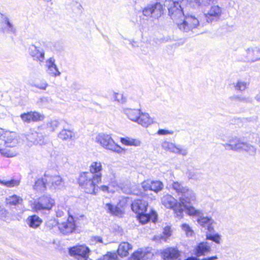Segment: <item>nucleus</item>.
<instances>
[{
  "label": "nucleus",
  "instance_id": "1",
  "mask_svg": "<svg viewBox=\"0 0 260 260\" xmlns=\"http://www.w3.org/2000/svg\"><path fill=\"white\" fill-rule=\"evenodd\" d=\"M101 182L100 175H93L92 173H81L78 179L79 185L85 192L96 194L99 187L98 184Z\"/></svg>",
  "mask_w": 260,
  "mask_h": 260
},
{
  "label": "nucleus",
  "instance_id": "2",
  "mask_svg": "<svg viewBox=\"0 0 260 260\" xmlns=\"http://www.w3.org/2000/svg\"><path fill=\"white\" fill-rule=\"evenodd\" d=\"M187 214L196 216L197 221L200 226L206 231V232H214L215 220L210 216H204L202 210L195 209L193 207L187 208Z\"/></svg>",
  "mask_w": 260,
  "mask_h": 260
},
{
  "label": "nucleus",
  "instance_id": "3",
  "mask_svg": "<svg viewBox=\"0 0 260 260\" xmlns=\"http://www.w3.org/2000/svg\"><path fill=\"white\" fill-rule=\"evenodd\" d=\"M223 145L225 149L229 150L245 151L252 155H254L256 153V149L253 146L242 141L240 139L237 137L230 139L229 143H224Z\"/></svg>",
  "mask_w": 260,
  "mask_h": 260
},
{
  "label": "nucleus",
  "instance_id": "4",
  "mask_svg": "<svg viewBox=\"0 0 260 260\" xmlns=\"http://www.w3.org/2000/svg\"><path fill=\"white\" fill-rule=\"evenodd\" d=\"M95 142L103 148L112 152L120 153L122 151V148L114 142L110 135L99 133L95 138Z\"/></svg>",
  "mask_w": 260,
  "mask_h": 260
},
{
  "label": "nucleus",
  "instance_id": "5",
  "mask_svg": "<svg viewBox=\"0 0 260 260\" xmlns=\"http://www.w3.org/2000/svg\"><path fill=\"white\" fill-rule=\"evenodd\" d=\"M183 1V0L169 1V15L177 24V22H181L185 16L182 7Z\"/></svg>",
  "mask_w": 260,
  "mask_h": 260
},
{
  "label": "nucleus",
  "instance_id": "6",
  "mask_svg": "<svg viewBox=\"0 0 260 260\" xmlns=\"http://www.w3.org/2000/svg\"><path fill=\"white\" fill-rule=\"evenodd\" d=\"M164 7L160 2L150 4L142 11L143 14L154 19H158L164 13Z\"/></svg>",
  "mask_w": 260,
  "mask_h": 260
},
{
  "label": "nucleus",
  "instance_id": "7",
  "mask_svg": "<svg viewBox=\"0 0 260 260\" xmlns=\"http://www.w3.org/2000/svg\"><path fill=\"white\" fill-rule=\"evenodd\" d=\"M177 26L181 30L188 32L199 26V20L195 16L188 15L185 16L181 22H177Z\"/></svg>",
  "mask_w": 260,
  "mask_h": 260
},
{
  "label": "nucleus",
  "instance_id": "8",
  "mask_svg": "<svg viewBox=\"0 0 260 260\" xmlns=\"http://www.w3.org/2000/svg\"><path fill=\"white\" fill-rule=\"evenodd\" d=\"M55 201L49 195H44L39 198L37 202L33 204L32 208L36 212L46 210H50L54 205Z\"/></svg>",
  "mask_w": 260,
  "mask_h": 260
},
{
  "label": "nucleus",
  "instance_id": "9",
  "mask_svg": "<svg viewBox=\"0 0 260 260\" xmlns=\"http://www.w3.org/2000/svg\"><path fill=\"white\" fill-rule=\"evenodd\" d=\"M28 51L29 54L32 57L34 60L39 62H44L45 58V52L39 43L30 45Z\"/></svg>",
  "mask_w": 260,
  "mask_h": 260
},
{
  "label": "nucleus",
  "instance_id": "10",
  "mask_svg": "<svg viewBox=\"0 0 260 260\" xmlns=\"http://www.w3.org/2000/svg\"><path fill=\"white\" fill-rule=\"evenodd\" d=\"M161 147L165 150L169 151L174 154L181 155L183 156H186L188 152L187 148L166 141L162 143Z\"/></svg>",
  "mask_w": 260,
  "mask_h": 260
},
{
  "label": "nucleus",
  "instance_id": "11",
  "mask_svg": "<svg viewBox=\"0 0 260 260\" xmlns=\"http://www.w3.org/2000/svg\"><path fill=\"white\" fill-rule=\"evenodd\" d=\"M58 229L63 235H69L73 233L76 228L75 220L72 216H69L68 219L61 223H58Z\"/></svg>",
  "mask_w": 260,
  "mask_h": 260
},
{
  "label": "nucleus",
  "instance_id": "12",
  "mask_svg": "<svg viewBox=\"0 0 260 260\" xmlns=\"http://www.w3.org/2000/svg\"><path fill=\"white\" fill-rule=\"evenodd\" d=\"M196 196L194 191L188 188L185 189V191L180 196L179 200L181 204L186 209V213H187V208L192 207L190 204L196 201Z\"/></svg>",
  "mask_w": 260,
  "mask_h": 260
},
{
  "label": "nucleus",
  "instance_id": "13",
  "mask_svg": "<svg viewBox=\"0 0 260 260\" xmlns=\"http://www.w3.org/2000/svg\"><path fill=\"white\" fill-rule=\"evenodd\" d=\"M222 13V9L217 5H213L211 7L205 17L208 23H212L219 20Z\"/></svg>",
  "mask_w": 260,
  "mask_h": 260
},
{
  "label": "nucleus",
  "instance_id": "14",
  "mask_svg": "<svg viewBox=\"0 0 260 260\" xmlns=\"http://www.w3.org/2000/svg\"><path fill=\"white\" fill-rule=\"evenodd\" d=\"M89 248L84 245H79L69 248V254L74 256H78V259L81 260L89 254Z\"/></svg>",
  "mask_w": 260,
  "mask_h": 260
},
{
  "label": "nucleus",
  "instance_id": "15",
  "mask_svg": "<svg viewBox=\"0 0 260 260\" xmlns=\"http://www.w3.org/2000/svg\"><path fill=\"white\" fill-rule=\"evenodd\" d=\"M45 181L47 185L54 189L61 188L64 184L62 178L59 175L45 174Z\"/></svg>",
  "mask_w": 260,
  "mask_h": 260
},
{
  "label": "nucleus",
  "instance_id": "16",
  "mask_svg": "<svg viewBox=\"0 0 260 260\" xmlns=\"http://www.w3.org/2000/svg\"><path fill=\"white\" fill-rule=\"evenodd\" d=\"M153 254L150 251L149 248L145 249H139L135 251L127 260H148Z\"/></svg>",
  "mask_w": 260,
  "mask_h": 260
},
{
  "label": "nucleus",
  "instance_id": "17",
  "mask_svg": "<svg viewBox=\"0 0 260 260\" xmlns=\"http://www.w3.org/2000/svg\"><path fill=\"white\" fill-rule=\"evenodd\" d=\"M142 187L145 191L149 190L157 193L163 189L164 184L160 181L147 180L142 183Z\"/></svg>",
  "mask_w": 260,
  "mask_h": 260
},
{
  "label": "nucleus",
  "instance_id": "18",
  "mask_svg": "<svg viewBox=\"0 0 260 260\" xmlns=\"http://www.w3.org/2000/svg\"><path fill=\"white\" fill-rule=\"evenodd\" d=\"M1 15V26L3 32L9 34H15L16 29L13 24L10 21L9 18L7 16L2 14Z\"/></svg>",
  "mask_w": 260,
  "mask_h": 260
},
{
  "label": "nucleus",
  "instance_id": "19",
  "mask_svg": "<svg viewBox=\"0 0 260 260\" xmlns=\"http://www.w3.org/2000/svg\"><path fill=\"white\" fill-rule=\"evenodd\" d=\"M26 138L29 142L34 144H45L44 137L42 134L38 133L34 129H30L26 135Z\"/></svg>",
  "mask_w": 260,
  "mask_h": 260
},
{
  "label": "nucleus",
  "instance_id": "20",
  "mask_svg": "<svg viewBox=\"0 0 260 260\" xmlns=\"http://www.w3.org/2000/svg\"><path fill=\"white\" fill-rule=\"evenodd\" d=\"M245 57L249 62H255L260 60V48L252 46L245 50Z\"/></svg>",
  "mask_w": 260,
  "mask_h": 260
},
{
  "label": "nucleus",
  "instance_id": "21",
  "mask_svg": "<svg viewBox=\"0 0 260 260\" xmlns=\"http://www.w3.org/2000/svg\"><path fill=\"white\" fill-rule=\"evenodd\" d=\"M2 139L6 147H13L17 144L16 134L13 132H6L2 135Z\"/></svg>",
  "mask_w": 260,
  "mask_h": 260
},
{
  "label": "nucleus",
  "instance_id": "22",
  "mask_svg": "<svg viewBox=\"0 0 260 260\" xmlns=\"http://www.w3.org/2000/svg\"><path fill=\"white\" fill-rule=\"evenodd\" d=\"M20 117L22 121L26 123L36 122L44 119V116L37 112L24 113L20 115Z\"/></svg>",
  "mask_w": 260,
  "mask_h": 260
},
{
  "label": "nucleus",
  "instance_id": "23",
  "mask_svg": "<svg viewBox=\"0 0 260 260\" xmlns=\"http://www.w3.org/2000/svg\"><path fill=\"white\" fill-rule=\"evenodd\" d=\"M161 255L164 260H175L180 256V252L176 248L168 247L161 252Z\"/></svg>",
  "mask_w": 260,
  "mask_h": 260
},
{
  "label": "nucleus",
  "instance_id": "24",
  "mask_svg": "<svg viewBox=\"0 0 260 260\" xmlns=\"http://www.w3.org/2000/svg\"><path fill=\"white\" fill-rule=\"evenodd\" d=\"M137 219L142 224H145L148 221L151 220L153 222H155L157 219V215L156 212L154 210H151L149 213H143L137 214Z\"/></svg>",
  "mask_w": 260,
  "mask_h": 260
},
{
  "label": "nucleus",
  "instance_id": "25",
  "mask_svg": "<svg viewBox=\"0 0 260 260\" xmlns=\"http://www.w3.org/2000/svg\"><path fill=\"white\" fill-rule=\"evenodd\" d=\"M148 204L144 200H136L133 202L131 207L132 210L136 214L146 212Z\"/></svg>",
  "mask_w": 260,
  "mask_h": 260
},
{
  "label": "nucleus",
  "instance_id": "26",
  "mask_svg": "<svg viewBox=\"0 0 260 260\" xmlns=\"http://www.w3.org/2000/svg\"><path fill=\"white\" fill-rule=\"evenodd\" d=\"M211 250V246L208 242H202L199 243L196 247V255L197 256L204 255L210 252Z\"/></svg>",
  "mask_w": 260,
  "mask_h": 260
},
{
  "label": "nucleus",
  "instance_id": "27",
  "mask_svg": "<svg viewBox=\"0 0 260 260\" xmlns=\"http://www.w3.org/2000/svg\"><path fill=\"white\" fill-rule=\"evenodd\" d=\"M123 111L129 119L135 122H137L141 113L140 110L131 108L124 109Z\"/></svg>",
  "mask_w": 260,
  "mask_h": 260
},
{
  "label": "nucleus",
  "instance_id": "28",
  "mask_svg": "<svg viewBox=\"0 0 260 260\" xmlns=\"http://www.w3.org/2000/svg\"><path fill=\"white\" fill-rule=\"evenodd\" d=\"M161 203L167 208H173L177 204L176 200L170 194H165L161 198Z\"/></svg>",
  "mask_w": 260,
  "mask_h": 260
},
{
  "label": "nucleus",
  "instance_id": "29",
  "mask_svg": "<svg viewBox=\"0 0 260 260\" xmlns=\"http://www.w3.org/2000/svg\"><path fill=\"white\" fill-rule=\"evenodd\" d=\"M132 245L128 242H122L119 245L117 253L121 257L126 256L129 253V250L132 249Z\"/></svg>",
  "mask_w": 260,
  "mask_h": 260
},
{
  "label": "nucleus",
  "instance_id": "30",
  "mask_svg": "<svg viewBox=\"0 0 260 260\" xmlns=\"http://www.w3.org/2000/svg\"><path fill=\"white\" fill-rule=\"evenodd\" d=\"M90 172H83V173H92L93 175H100L101 180H102V166L100 162H93L89 167Z\"/></svg>",
  "mask_w": 260,
  "mask_h": 260
},
{
  "label": "nucleus",
  "instance_id": "31",
  "mask_svg": "<svg viewBox=\"0 0 260 260\" xmlns=\"http://www.w3.org/2000/svg\"><path fill=\"white\" fill-rule=\"evenodd\" d=\"M137 122L143 126L147 127L152 123V119L149 117L148 114L141 112Z\"/></svg>",
  "mask_w": 260,
  "mask_h": 260
},
{
  "label": "nucleus",
  "instance_id": "32",
  "mask_svg": "<svg viewBox=\"0 0 260 260\" xmlns=\"http://www.w3.org/2000/svg\"><path fill=\"white\" fill-rule=\"evenodd\" d=\"M22 199L16 194L10 196L6 198V204L9 206H16L22 203Z\"/></svg>",
  "mask_w": 260,
  "mask_h": 260
},
{
  "label": "nucleus",
  "instance_id": "33",
  "mask_svg": "<svg viewBox=\"0 0 260 260\" xmlns=\"http://www.w3.org/2000/svg\"><path fill=\"white\" fill-rule=\"evenodd\" d=\"M105 209L107 212L115 216H121L122 214V212L121 209L110 203H107L105 205Z\"/></svg>",
  "mask_w": 260,
  "mask_h": 260
},
{
  "label": "nucleus",
  "instance_id": "34",
  "mask_svg": "<svg viewBox=\"0 0 260 260\" xmlns=\"http://www.w3.org/2000/svg\"><path fill=\"white\" fill-rule=\"evenodd\" d=\"M74 136V134L72 131L64 128H63L58 134V137L63 141L72 140Z\"/></svg>",
  "mask_w": 260,
  "mask_h": 260
},
{
  "label": "nucleus",
  "instance_id": "35",
  "mask_svg": "<svg viewBox=\"0 0 260 260\" xmlns=\"http://www.w3.org/2000/svg\"><path fill=\"white\" fill-rule=\"evenodd\" d=\"M206 237L207 240H211L217 244H220L221 241V236L214 232H206Z\"/></svg>",
  "mask_w": 260,
  "mask_h": 260
},
{
  "label": "nucleus",
  "instance_id": "36",
  "mask_svg": "<svg viewBox=\"0 0 260 260\" xmlns=\"http://www.w3.org/2000/svg\"><path fill=\"white\" fill-rule=\"evenodd\" d=\"M47 183L45 181V174L44 178L38 179L35 181V185L33 186V188L38 191H42L44 190L46 188Z\"/></svg>",
  "mask_w": 260,
  "mask_h": 260
},
{
  "label": "nucleus",
  "instance_id": "37",
  "mask_svg": "<svg viewBox=\"0 0 260 260\" xmlns=\"http://www.w3.org/2000/svg\"><path fill=\"white\" fill-rule=\"evenodd\" d=\"M42 220L37 215L30 216L27 219V223L32 228H37L41 224Z\"/></svg>",
  "mask_w": 260,
  "mask_h": 260
},
{
  "label": "nucleus",
  "instance_id": "38",
  "mask_svg": "<svg viewBox=\"0 0 260 260\" xmlns=\"http://www.w3.org/2000/svg\"><path fill=\"white\" fill-rule=\"evenodd\" d=\"M171 186L172 189L177 193L179 197L187 188L186 186H184L183 184L178 181H173Z\"/></svg>",
  "mask_w": 260,
  "mask_h": 260
},
{
  "label": "nucleus",
  "instance_id": "39",
  "mask_svg": "<svg viewBox=\"0 0 260 260\" xmlns=\"http://www.w3.org/2000/svg\"><path fill=\"white\" fill-rule=\"evenodd\" d=\"M0 184L7 187H14L19 185L20 181L16 179L9 180H0Z\"/></svg>",
  "mask_w": 260,
  "mask_h": 260
},
{
  "label": "nucleus",
  "instance_id": "40",
  "mask_svg": "<svg viewBox=\"0 0 260 260\" xmlns=\"http://www.w3.org/2000/svg\"><path fill=\"white\" fill-rule=\"evenodd\" d=\"M53 157L55 163L58 165H62L67 161L66 155L59 152L55 153Z\"/></svg>",
  "mask_w": 260,
  "mask_h": 260
},
{
  "label": "nucleus",
  "instance_id": "41",
  "mask_svg": "<svg viewBox=\"0 0 260 260\" xmlns=\"http://www.w3.org/2000/svg\"><path fill=\"white\" fill-rule=\"evenodd\" d=\"M120 141L123 144L127 146H138L140 144L139 141L128 138H121Z\"/></svg>",
  "mask_w": 260,
  "mask_h": 260
},
{
  "label": "nucleus",
  "instance_id": "42",
  "mask_svg": "<svg viewBox=\"0 0 260 260\" xmlns=\"http://www.w3.org/2000/svg\"><path fill=\"white\" fill-rule=\"evenodd\" d=\"M163 234L164 236H154V240H157L158 239L160 241L161 240L166 241L171 235V228L168 226L165 227L164 229Z\"/></svg>",
  "mask_w": 260,
  "mask_h": 260
},
{
  "label": "nucleus",
  "instance_id": "43",
  "mask_svg": "<svg viewBox=\"0 0 260 260\" xmlns=\"http://www.w3.org/2000/svg\"><path fill=\"white\" fill-rule=\"evenodd\" d=\"M6 147L5 148H0V153L2 155L7 157H12L17 155V152L14 151L13 149H11Z\"/></svg>",
  "mask_w": 260,
  "mask_h": 260
},
{
  "label": "nucleus",
  "instance_id": "44",
  "mask_svg": "<svg viewBox=\"0 0 260 260\" xmlns=\"http://www.w3.org/2000/svg\"><path fill=\"white\" fill-rule=\"evenodd\" d=\"M173 209L176 216L179 218H182L183 216V211L184 210L186 211V209L181 203L178 205L177 204Z\"/></svg>",
  "mask_w": 260,
  "mask_h": 260
},
{
  "label": "nucleus",
  "instance_id": "45",
  "mask_svg": "<svg viewBox=\"0 0 260 260\" xmlns=\"http://www.w3.org/2000/svg\"><path fill=\"white\" fill-rule=\"evenodd\" d=\"M46 71L48 75L53 77H58L61 75V73L59 71L57 65L55 66V67L51 68L49 69H46Z\"/></svg>",
  "mask_w": 260,
  "mask_h": 260
},
{
  "label": "nucleus",
  "instance_id": "46",
  "mask_svg": "<svg viewBox=\"0 0 260 260\" xmlns=\"http://www.w3.org/2000/svg\"><path fill=\"white\" fill-rule=\"evenodd\" d=\"M213 0H190L192 3H194V7H206L210 5Z\"/></svg>",
  "mask_w": 260,
  "mask_h": 260
},
{
  "label": "nucleus",
  "instance_id": "47",
  "mask_svg": "<svg viewBox=\"0 0 260 260\" xmlns=\"http://www.w3.org/2000/svg\"><path fill=\"white\" fill-rule=\"evenodd\" d=\"M248 83L245 81L238 80L235 85V89L237 90L243 91L248 87Z\"/></svg>",
  "mask_w": 260,
  "mask_h": 260
},
{
  "label": "nucleus",
  "instance_id": "48",
  "mask_svg": "<svg viewBox=\"0 0 260 260\" xmlns=\"http://www.w3.org/2000/svg\"><path fill=\"white\" fill-rule=\"evenodd\" d=\"M114 98L115 101L121 104L125 103L126 101V97L121 93H115Z\"/></svg>",
  "mask_w": 260,
  "mask_h": 260
},
{
  "label": "nucleus",
  "instance_id": "49",
  "mask_svg": "<svg viewBox=\"0 0 260 260\" xmlns=\"http://www.w3.org/2000/svg\"><path fill=\"white\" fill-rule=\"evenodd\" d=\"M248 139L251 143L260 145V139L257 133H253L250 134L248 137Z\"/></svg>",
  "mask_w": 260,
  "mask_h": 260
},
{
  "label": "nucleus",
  "instance_id": "50",
  "mask_svg": "<svg viewBox=\"0 0 260 260\" xmlns=\"http://www.w3.org/2000/svg\"><path fill=\"white\" fill-rule=\"evenodd\" d=\"M55 59L53 57H51L46 60L45 67L46 69H50L51 68L55 67L56 64H55Z\"/></svg>",
  "mask_w": 260,
  "mask_h": 260
},
{
  "label": "nucleus",
  "instance_id": "51",
  "mask_svg": "<svg viewBox=\"0 0 260 260\" xmlns=\"http://www.w3.org/2000/svg\"><path fill=\"white\" fill-rule=\"evenodd\" d=\"M117 256L115 253L108 252L98 260H117Z\"/></svg>",
  "mask_w": 260,
  "mask_h": 260
},
{
  "label": "nucleus",
  "instance_id": "52",
  "mask_svg": "<svg viewBox=\"0 0 260 260\" xmlns=\"http://www.w3.org/2000/svg\"><path fill=\"white\" fill-rule=\"evenodd\" d=\"M60 123L58 120H53L48 122L47 125L48 128L51 129L52 132H53L58 127Z\"/></svg>",
  "mask_w": 260,
  "mask_h": 260
},
{
  "label": "nucleus",
  "instance_id": "53",
  "mask_svg": "<svg viewBox=\"0 0 260 260\" xmlns=\"http://www.w3.org/2000/svg\"><path fill=\"white\" fill-rule=\"evenodd\" d=\"M236 98L238 99V101L245 103H252L253 102L252 98L249 96H244L242 95H237Z\"/></svg>",
  "mask_w": 260,
  "mask_h": 260
},
{
  "label": "nucleus",
  "instance_id": "54",
  "mask_svg": "<svg viewBox=\"0 0 260 260\" xmlns=\"http://www.w3.org/2000/svg\"><path fill=\"white\" fill-rule=\"evenodd\" d=\"M186 175L189 179L197 180L199 179V175L195 172L188 170Z\"/></svg>",
  "mask_w": 260,
  "mask_h": 260
},
{
  "label": "nucleus",
  "instance_id": "55",
  "mask_svg": "<svg viewBox=\"0 0 260 260\" xmlns=\"http://www.w3.org/2000/svg\"><path fill=\"white\" fill-rule=\"evenodd\" d=\"M181 228L182 229L186 232V234L188 236L192 235L193 231L191 230V228L187 224H182L181 225Z\"/></svg>",
  "mask_w": 260,
  "mask_h": 260
},
{
  "label": "nucleus",
  "instance_id": "56",
  "mask_svg": "<svg viewBox=\"0 0 260 260\" xmlns=\"http://www.w3.org/2000/svg\"><path fill=\"white\" fill-rule=\"evenodd\" d=\"M173 133L174 132L173 131H169L165 129H159L157 133L158 135H173Z\"/></svg>",
  "mask_w": 260,
  "mask_h": 260
},
{
  "label": "nucleus",
  "instance_id": "57",
  "mask_svg": "<svg viewBox=\"0 0 260 260\" xmlns=\"http://www.w3.org/2000/svg\"><path fill=\"white\" fill-rule=\"evenodd\" d=\"M48 86V84L46 81H42L34 85L35 87L42 90H45Z\"/></svg>",
  "mask_w": 260,
  "mask_h": 260
},
{
  "label": "nucleus",
  "instance_id": "58",
  "mask_svg": "<svg viewBox=\"0 0 260 260\" xmlns=\"http://www.w3.org/2000/svg\"><path fill=\"white\" fill-rule=\"evenodd\" d=\"M91 242H94L95 243H103V239L100 236H94V237H91Z\"/></svg>",
  "mask_w": 260,
  "mask_h": 260
},
{
  "label": "nucleus",
  "instance_id": "59",
  "mask_svg": "<svg viewBox=\"0 0 260 260\" xmlns=\"http://www.w3.org/2000/svg\"><path fill=\"white\" fill-rule=\"evenodd\" d=\"M100 189H101L102 191H104V192H106V191H108V186H107V185H102L100 187Z\"/></svg>",
  "mask_w": 260,
  "mask_h": 260
},
{
  "label": "nucleus",
  "instance_id": "60",
  "mask_svg": "<svg viewBox=\"0 0 260 260\" xmlns=\"http://www.w3.org/2000/svg\"><path fill=\"white\" fill-rule=\"evenodd\" d=\"M129 43L132 45V47L134 48L138 47V45H137V42L135 41H133V40L130 41L129 40Z\"/></svg>",
  "mask_w": 260,
  "mask_h": 260
},
{
  "label": "nucleus",
  "instance_id": "61",
  "mask_svg": "<svg viewBox=\"0 0 260 260\" xmlns=\"http://www.w3.org/2000/svg\"><path fill=\"white\" fill-rule=\"evenodd\" d=\"M255 99L258 102H260V91L255 95Z\"/></svg>",
  "mask_w": 260,
  "mask_h": 260
},
{
  "label": "nucleus",
  "instance_id": "62",
  "mask_svg": "<svg viewBox=\"0 0 260 260\" xmlns=\"http://www.w3.org/2000/svg\"><path fill=\"white\" fill-rule=\"evenodd\" d=\"M237 95H234V96H231L230 98V99L232 101H238V99L237 98H236Z\"/></svg>",
  "mask_w": 260,
  "mask_h": 260
}]
</instances>
